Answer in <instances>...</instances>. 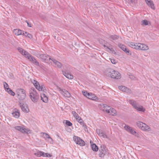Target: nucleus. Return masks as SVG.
I'll list each match as a JSON object with an SVG mask.
<instances>
[{
	"mask_svg": "<svg viewBox=\"0 0 159 159\" xmlns=\"http://www.w3.org/2000/svg\"><path fill=\"white\" fill-rule=\"evenodd\" d=\"M83 94L85 97L88 98V97L90 93H88L87 91H82Z\"/></svg>",
	"mask_w": 159,
	"mask_h": 159,
	"instance_id": "a19ab883",
	"label": "nucleus"
},
{
	"mask_svg": "<svg viewBox=\"0 0 159 159\" xmlns=\"http://www.w3.org/2000/svg\"><path fill=\"white\" fill-rule=\"evenodd\" d=\"M119 89L123 92L128 93H131V91L128 88L124 86H120L119 87Z\"/></svg>",
	"mask_w": 159,
	"mask_h": 159,
	"instance_id": "dca6fc26",
	"label": "nucleus"
},
{
	"mask_svg": "<svg viewBox=\"0 0 159 159\" xmlns=\"http://www.w3.org/2000/svg\"><path fill=\"white\" fill-rule=\"evenodd\" d=\"M110 60L111 61V63L113 64H115L116 63V61L114 59L110 58Z\"/></svg>",
	"mask_w": 159,
	"mask_h": 159,
	"instance_id": "37998d69",
	"label": "nucleus"
},
{
	"mask_svg": "<svg viewBox=\"0 0 159 159\" xmlns=\"http://www.w3.org/2000/svg\"><path fill=\"white\" fill-rule=\"evenodd\" d=\"M138 50L146 51L148 49V46L146 44L139 43Z\"/></svg>",
	"mask_w": 159,
	"mask_h": 159,
	"instance_id": "f8f14e48",
	"label": "nucleus"
},
{
	"mask_svg": "<svg viewBox=\"0 0 159 159\" xmlns=\"http://www.w3.org/2000/svg\"><path fill=\"white\" fill-rule=\"evenodd\" d=\"M129 102L132 105L133 107L137 111L144 112L145 111V109L141 106H138L137 105L136 102L134 100H130Z\"/></svg>",
	"mask_w": 159,
	"mask_h": 159,
	"instance_id": "0eeeda50",
	"label": "nucleus"
},
{
	"mask_svg": "<svg viewBox=\"0 0 159 159\" xmlns=\"http://www.w3.org/2000/svg\"><path fill=\"white\" fill-rule=\"evenodd\" d=\"M145 1H146V0H145Z\"/></svg>",
	"mask_w": 159,
	"mask_h": 159,
	"instance_id": "3c124183",
	"label": "nucleus"
},
{
	"mask_svg": "<svg viewBox=\"0 0 159 159\" xmlns=\"http://www.w3.org/2000/svg\"><path fill=\"white\" fill-rule=\"evenodd\" d=\"M20 106L22 111L24 112L28 113L29 111V110L27 107V105L26 104L20 103Z\"/></svg>",
	"mask_w": 159,
	"mask_h": 159,
	"instance_id": "a211bd4d",
	"label": "nucleus"
},
{
	"mask_svg": "<svg viewBox=\"0 0 159 159\" xmlns=\"http://www.w3.org/2000/svg\"><path fill=\"white\" fill-rule=\"evenodd\" d=\"M76 120L81 125H82V126L84 128V129L86 131V129H87V126L84 123V122L81 118L80 117H78V118H77Z\"/></svg>",
	"mask_w": 159,
	"mask_h": 159,
	"instance_id": "6ab92c4d",
	"label": "nucleus"
},
{
	"mask_svg": "<svg viewBox=\"0 0 159 159\" xmlns=\"http://www.w3.org/2000/svg\"><path fill=\"white\" fill-rule=\"evenodd\" d=\"M151 1H152L151 0H146V2L147 4H148V3L150 2Z\"/></svg>",
	"mask_w": 159,
	"mask_h": 159,
	"instance_id": "de8ad7c7",
	"label": "nucleus"
},
{
	"mask_svg": "<svg viewBox=\"0 0 159 159\" xmlns=\"http://www.w3.org/2000/svg\"><path fill=\"white\" fill-rule=\"evenodd\" d=\"M110 38L112 40H115L117 39L118 38V37L116 35H112L110 36Z\"/></svg>",
	"mask_w": 159,
	"mask_h": 159,
	"instance_id": "4c0bfd02",
	"label": "nucleus"
},
{
	"mask_svg": "<svg viewBox=\"0 0 159 159\" xmlns=\"http://www.w3.org/2000/svg\"><path fill=\"white\" fill-rule=\"evenodd\" d=\"M149 22L147 20H143L141 22V25H147L149 24Z\"/></svg>",
	"mask_w": 159,
	"mask_h": 159,
	"instance_id": "473e14b6",
	"label": "nucleus"
},
{
	"mask_svg": "<svg viewBox=\"0 0 159 159\" xmlns=\"http://www.w3.org/2000/svg\"><path fill=\"white\" fill-rule=\"evenodd\" d=\"M92 150L95 152H97L98 150V147L95 144H93L91 145Z\"/></svg>",
	"mask_w": 159,
	"mask_h": 159,
	"instance_id": "c756f323",
	"label": "nucleus"
},
{
	"mask_svg": "<svg viewBox=\"0 0 159 159\" xmlns=\"http://www.w3.org/2000/svg\"><path fill=\"white\" fill-rule=\"evenodd\" d=\"M124 127L125 129L128 132L137 137H139V135L138 133L135 131L132 128L126 125H125Z\"/></svg>",
	"mask_w": 159,
	"mask_h": 159,
	"instance_id": "6e6552de",
	"label": "nucleus"
},
{
	"mask_svg": "<svg viewBox=\"0 0 159 159\" xmlns=\"http://www.w3.org/2000/svg\"><path fill=\"white\" fill-rule=\"evenodd\" d=\"M41 99L44 102L47 103L48 102V98L44 94H41Z\"/></svg>",
	"mask_w": 159,
	"mask_h": 159,
	"instance_id": "c85d7f7f",
	"label": "nucleus"
},
{
	"mask_svg": "<svg viewBox=\"0 0 159 159\" xmlns=\"http://www.w3.org/2000/svg\"><path fill=\"white\" fill-rule=\"evenodd\" d=\"M63 75L67 78L69 79H72L73 78V75L70 73L66 72L65 71H62Z\"/></svg>",
	"mask_w": 159,
	"mask_h": 159,
	"instance_id": "b1692460",
	"label": "nucleus"
},
{
	"mask_svg": "<svg viewBox=\"0 0 159 159\" xmlns=\"http://www.w3.org/2000/svg\"><path fill=\"white\" fill-rule=\"evenodd\" d=\"M88 98L92 100L97 101L98 100V97L94 94L92 93H90L88 97Z\"/></svg>",
	"mask_w": 159,
	"mask_h": 159,
	"instance_id": "bb28decb",
	"label": "nucleus"
},
{
	"mask_svg": "<svg viewBox=\"0 0 159 159\" xmlns=\"http://www.w3.org/2000/svg\"><path fill=\"white\" fill-rule=\"evenodd\" d=\"M36 66H38L41 68L43 69V65L42 64H39V65H36Z\"/></svg>",
	"mask_w": 159,
	"mask_h": 159,
	"instance_id": "a18cd8bd",
	"label": "nucleus"
},
{
	"mask_svg": "<svg viewBox=\"0 0 159 159\" xmlns=\"http://www.w3.org/2000/svg\"><path fill=\"white\" fill-rule=\"evenodd\" d=\"M22 35H24L25 36L27 37L30 39H31L33 38V36L31 34L26 32L24 33V32L23 33Z\"/></svg>",
	"mask_w": 159,
	"mask_h": 159,
	"instance_id": "7c9ffc66",
	"label": "nucleus"
},
{
	"mask_svg": "<svg viewBox=\"0 0 159 159\" xmlns=\"http://www.w3.org/2000/svg\"><path fill=\"white\" fill-rule=\"evenodd\" d=\"M34 155L38 157L43 156V157H50L51 155L48 153H45L43 152L37 151L34 153Z\"/></svg>",
	"mask_w": 159,
	"mask_h": 159,
	"instance_id": "9d476101",
	"label": "nucleus"
},
{
	"mask_svg": "<svg viewBox=\"0 0 159 159\" xmlns=\"http://www.w3.org/2000/svg\"><path fill=\"white\" fill-rule=\"evenodd\" d=\"M15 128L23 133H30V130L29 129L24 128L20 126H16L15 127Z\"/></svg>",
	"mask_w": 159,
	"mask_h": 159,
	"instance_id": "9b49d317",
	"label": "nucleus"
},
{
	"mask_svg": "<svg viewBox=\"0 0 159 159\" xmlns=\"http://www.w3.org/2000/svg\"><path fill=\"white\" fill-rule=\"evenodd\" d=\"M66 125L68 126H71L72 125V123L68 120H66L65 123Z\"/></svg>",
	"mask_w": 159,
	"mask_h": 159,
	"instance_id": "79ce46f5",
	"label": "nucleus"
},
{
	"mask_svg": "<svg viewBox=\"0 0 159 159\" xmlns=\"http://www.w3.org/2000/svg\"><path fill=\"white\" fill-rule=\"evenodd\" d=\"M119 46L120 48L125 52L127 53L128 54H129L130 55L131 54V52H130L129 50L126 47L125 45L121 44H120L119 45Z\"/></svg>",
	"mask_w": 159,
	"mask_h": 159,
	"instance_id": "2eb2a0df",
	"label": "nucleus"
},
{
	"mask_svg": "<svg viewBox=\"0 0 159 159\" xmlns=\"http://www.w3.org/2000/svg\"><path fill=\"white\" fill-rule=\"evenodd\" d=\"M106 74L109 76L114 79H119L121 77L120 74L118 71L111 69H107Z\"/></svg>",
	"mask_w": 159,
	"mask_h": 159,
	"instance_id": "f03ea898",
	"label": "nucleus"
},
{
	"mask_svg": "<svg viewBox=\"0 0 159 159\" xmlns=\"http://www.w3.org/2000/svg\"><path fill=\"white\" fill-rule=\"evenodd\" d=\"M139 43H134V42H129L128 43V45L129 46L135 49L136 50H138Z\"/></svg>",
	"mask_w": 159,
	"mask_h": 159,
	"instance_id": "f3484780",
	"label": "nucleus"
},
{
	"mask_svg": "<svg viewBox=\"0 0 159 159\" xmlns=\"http://www.w3.org/2000/svg\"><path fill=\"white\" fill-rule=\"evenodd\" d=\"M99 156L100 157H103L105 156L108 155L109 154L108 150L104 145H102L99 149Z\"/></svg>",
	"mask_w": 159,
	"mask_h": 159,
	"instance_id": "20e7f679",
	"label": "nucleus"
},
{
	"mask_svg": "<svg viewBox=\"0 0 159 159\" xmlns=\"http://www.w3.org/2000/svg\"><path fill=\"white\" fill-rule=\"evenodd\" d=\"M101 107L103 111H106L107 113L108 111H109L110 107L107 106V105L102 104Z\"/></svg>",
	"mask_w": 159,
	"mask_h": 159,
	"instance_id": "a878e982",
	"label": "nucleus"
},
{
	"mask_svg": "<svg viewBox=\"0 0 159 159\" xmlns=\"http://www.w3.org/2000/svg\"><path fill=\"white\" fill-rule=\"evenodd\" d=\"M51 60L55 64V66H56L59 68H60L61 67L62 65L59 62L53 58H52Z\"/></svg>",
	"mask_w": 159,
	"mask_h": 159,
	"instance_id": "393cba45",
	"label": "nucleus"
},
{
	"mask_svg": "<svg viewBox=\"0 0 159 159\" xmlns=\"http://www.w3.org/2000/svg\"><path fill=\"white\" fill-rule=\"evenodd\" d=\"M18 49L19 51L23 55H24L29 60L34 64L35 65H39V62L34 57L32 56L28 52L20 48H18Z\"/></svg>",
	"mask_w": 159,
	"mask_h": 159,
	"instance_id": "f257e3e1",
	"label": "nucleus"
},
{
	"mask_svg": "<svg viewBox=\"0 0 159 159\" xmlns=\"http://www.w3.org/2000/svg\"><path fill=\"white\" fill-rule=\"evenodd\" d=\"M29 94L30 98L32 101L34 102H37L39 98V96L34 88H31L30 89Z\"/></svg>",
	"mask_w": 159,
	"mask_h": 159,
	"instance_id": "7ed1b4c3",
	"label": "nucleus"
},
{
	"mask_svg": "<svg viewBox=\"0 0 159 159\" xmlns=\"http://www.w3.org/2000/svg\"><path fill=\"white\" fill-rule=\"evenodd\" d=\"M48 141L51 143H52L53 142V140L49 136V138H48Z\"/></svg>",
	"mask_w": 159,
	"mask_h": 159,
	"instance_id": "c03bdc74",
	"label": "nucleus"
},
{
	"mask_svg": "<svg viewBox=\"0 0 159 159\" xmlns=\"http://www.w3.org/2000/svg\"><path fill=\"white\" fill-rule=\"evenodd\" d=\"M96 131L97 133L100 136L104 138H108L106 134L103 130H101L99 129H97Z\"/></svg>",
	"mask_w": 159,
	"mask_h": 159,
	"instance_id": "4468645a",
	"label": "nucleus"
},
{
	"mask_svg": "<svg viewBox=\"0 0 159 159\" xmlns=\"http://www.w3.org/2000/svg\"><path fill=\"white\" fill-rule=\"evenodd\" d=\"M129 77L132 80H135L136 79V77L133 75L132 74L129 73L128 74Z\"/></svg>",
	"mask_w": 159,
	"mask_h": 159,
	"instance_id": "ea45409f",
	"label": "nucleus"
},
{
	"mask_svg": "<svg viewBox=\"0 0 159 159\" xmlns=\"http://www.w3.org/2000/svg\"><path fill=\"white\" fill-rule=\"evenodd\" d=\"M136 125L137 126L141 129L143 125H144V123L142 122L139 121L136 122Z\"/></svg>",
	"mask_w": 159,
	"mask_h": 159,
	"instance_id": "f704fd0d",
	"label": "nucleus"
},
{
	"mask_svg": "<svg viewBox=\"0 0 159 159\" xmlns=\"http://www.w3.org/2000/svg\"><path fill=\"white\" fill-rule=\"evenodd\" d=\"M109 111L108 112V113H109L110 115L112 116H114L116 115L117 114V112L113 108H110Z\"/></svg>",
	"mask_w": 159,
	"mask_h": 159,
	"instance_id": "cd10ccee",
	"label": "nucleus"
},
{
	"mask_svg": "<svg viewBox=\"0 0 159 159\" xmlns=\"http://www.w3.org/2000/svg\"><path fill=\"white\" fill-rule=\"evenodd\" d=\"M12 114L13 117L16 118H18L20 115L19 111L16 109H15L13 110V112L12 113Z\"/></svg>",
	"mask_w": 159,
	"mask_h": 159,
	"instance_id": "412c9836",
	"label": "nucleus"
},
{
	"mask_svg": "<svg viewBox=\"0 0 159 159\" xmlns=\"http://www.w3.org/2000/svg\"><path fill=\"white\" fill-rule=\"evenodd\" d=\"M17 98L20 100H23L26 97L25 91L22 89H18L16 91Z\"/></svg>",
	"mask_w": 159,
	"mask_h": 159,
	"instance_id": "423d86ee",
	"label": "nucleus"
},
{
	"mask_svg": "<svg viewBox=\"0 0 159 159\" xmlns=\"http://www.w3.org/2000/svg\"><path fill=\"white\" fill-rule=\"evenodd\" d=\"M72 113L74 117L76 119L77 118H78V117H80L78 115V114L75 111H72Z\"/></svg>",
	"mask_w": 159,
	"mask_h": 159,
	"instance_id": "58836bf2",
	"label": "nucleus"
},
{
	"mask_svg": "<svg viewBox=\"0 0 159 159\" xmlns=\"http://www.w3.org/2000/svg\"><path fill=\"white\" fill-rule=\"evenodd\" d=\"M3 86L4 87L6 91L7 92V89H10L9 88V86L8 84L5 82H3Z\"/></svg>",
	"mask_w": 159,
	"mask_h": 159,
	"instance_id": "e433bc0d",
	"label": "nucleus"
},
{
	"mask_svg": "<svg viewBox=\"0 0 159 159\" xmlns=\"http://www.w3.org/2000/svg\"><path fill=\"white\" fill-rule=\"evenodd\" d=\"M61 93L65 97L70 98L71 96V94L66 89L60 90Z\"/></svg>",
	"mask_w": 159,
	"mask_h": 159,
	"instance_id": "aec40b11",
	"label": "nucleus"
},
{
	"mask_svg": "<svg viewBox=\"0 0 159 159\" xmlns=\"http://www.w3.org/2000/svg\"><path fill=\"white\" fill-rule=\"evenodd\" d=\"M35 55L38 58L42 59L45 62L47 63L49 60H51L52 59L48 56L45 54L41 53L40 52H36Z\"/></svg>",
	"mask_w": 159,
	"mask_h": 159,
	"instance_id": "39448f33",
	"label": "nucleus"
},
{
	"mask_svg": "<svg viewBox=\"0 0 159 159\" xmlns=\"http://www.w3.org/2000/svg\"><path fill=\"white\" fill-rule=\"evenodd\" d=\"M32 82L35 87V88L39 91H41L42 90V88L40 86L39 82L36 80H33L32 81Z\"/></svg>",
	"mask_w": 159,
	"mask_h": 159,
	"instance_id": "ddd939ff",
	"label": "nucleus"
},
{
	"mask_svg": "<svg viewBox=\"0 0 159 159\" xmlns=\"http://www.w3.org/2000/svg\"><path fill=\"white\" fill-rule=\"evenodd\" d=\"M24 31L18 29H15L13 30V32L16 35H22Z\"/></svg>",
	"mask_w": 159,
	"mask_h": 159,
	"instance_id": "5701e85b",
	"label": "nucleus"
},
{
	"mask_svg": "<svg viewBox=\"0 0 159 159\" xmlns=\"http://www.w3.org/2000/svg\"><path fill=\"white\" fill-rule=\"evenodd\" d=\"M147 4L153 10H154L155 9V7L154 6V4L152 1H151L150 2Z\"/></svg>",
	"mask_w": 159,
	"mask_h": 159,
	"instance_id": "72a5a7b5",
	"label": "nucleus"
},
{
	"mask_svg": "<svg viewBox=\"0 0 159 159\" xmlns=\"http://www.w3.org/2000/svg\"><path fill=\"white\" fill-rule=\"evenodd\" d=\"M141 130L143 131H150L151 130L150 127L145 123H144V125H143L141 129Z\"/></svg>",
	"mask_w": 159,
	"mask_h": 159,
	"instance_id": "4be33fe9",
	"label": "nucleus"
},
{
	"mask_svg": "<svg viewBox=\"0 0 159 159\" xmlns=\"http://www.w3.org/2000/svg\"><path fill=\"white\" fill-rule=\"evenodd\" d=\"M7 92L10 94L14 96L15 94L14 92H13V91L10 89H7Z\"/></svg>",
	"mask_w": 159,
	"mask_h": 159,
	"instance_id": "c9c22d12",
	"label": "nucleus"
},
{
	"mask_svg": "<svg viewBox=\"0 0 159 159\" xmlns=\"http://www.w3.org/2000/svg\"><path fill=\"white\" fill-rule=\"evenodd\" d=\"M73 139L75 142L80 146H83L85 144L84 142L78 137L74 136L73 137Z\"/></svg>",
	"mask_w": 159,
	"mask_h": 159,
	"instance_id": "1a4fd4ad",
	"label": "nucleus"
},
{
	"mask_svg": "<svg viewBox=\"0 0 159 159\" xmlns=\"http://www.w3.org/2000/svg\"><path fill=\"white\" fill-rule=\"evenodd\" d=\"M40 134H42V137L45 140H47V139H48V138L50 136L48 134L45 133L41 132Z\"/></svg>",
	"mask_w": 159,
	"mask_h": 159,
	"instance_id": "2f4dec72",
	"label": "nucleus"
},
{
	"mask_svg": "<svg viewBox=\"0 0 159 159\" xmlns=\"http://www.w3.org/2000/svg\"><path fill=\"white\" fill-rule=\"evenodd\" d=\"M103 46H104V47H107V48H108V49H109L110 50H111V49H110V48L109 47H107V46H106L105 45H103Z\"/></svg>",
	"mask_w": 159,
	"mask_h": 159,
	"instance_id": "8fccbe9b",
	"label": "nucleus"
},
{
	"mask_svg": "<svg viewBox=\"0 0 159 159\" xmlns=\"http://www.w3.org/2000/svg\"><path fill=\"white\" fill-rule=\"evenodd\" d=\"M129 1H130L132 3L134 2L135 0H128Z\"/></svg>",
	"mask_w": 159,
	"mask_h": 159,
	"instance_id": "09e8293b",
	"label": "nucleus"
},
{
	"mask_svg": "<svg viewBox=\"0 0 159 159\" xmlns=\"http://www.w3.org/2000/svg\"><path fill=\"white\" fill-rule=\"evenodd\" d=\"M26 22L27 23L28 26L30 27H32V25L30 23H29L27 20L26 21Z\"/></svg>",
	"mask_w": 159,
	"mask_h": 159,
	"instance_id": "49530a36",
	"label": "nucleus"
}]
</instances>
